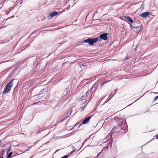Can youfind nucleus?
<instances>
[{"label":"nucleus","mask_w":158,"mask_h":158,"mask_svg":"<svg viewBox=\"0 0 158 158\" xmlns=\"http://www.w3.org/2000/svg\"><path fill=\"white\" fill-rule=\"evenodd\" d=\"M58 14V13L56 11H54L51 14L49 15V16L51 17H52L53 16L57 15Z\"/></svg>","instance_id":"8"},{"label":"nucleus","mask_w":158,"mask_h":158,"mask_svg":"<svg viewBox=\"0 0 158 158\" xmlns=\"http://www.w3.org/2000/svg\"><path fill=\"white\" fill-rule=\"evenodd\" d=\"M98 40V37L96 38L91 39L89 38L87 40H84L83 42L84 43H88L90 45H92L94 44V43H96Z\"/></svg>","instance_id":"3"},{"label":"nucleus","mask_w":158,"mask_h":158,"mask_svg":"<svg viewBox=\"0 0 158 158\" xmlns=\"http://www.w3.org/2000/svg\"><path fill=\"white\" fill-rule=\"evenodd\" d=\"M85 97V95H84V96H83V97Z\"/></svg>","instance_id":"24"},{"label":"nucleus","mask_w":158,"mask_h":158,"mask_svg":"<svg viewBox=\"0 0 158 158\" xmlns=\"http://www.w3.org/2000/svg\"><path fill=\"white\" fill-rule=\"evenodd\" d=\"M137 46H136V47H135V48H134V50H136V48H137Z\"/></svg>","instance_id":"22"},{"label":"nucleus","mask_w":158,"mask_h":158,"mask_svg":"<svg viewBox=\"0 0 158 158\" xmlns=\"http://www.w3.org/2000/svg\"><path fill=\"white\" fill-rule=\"evenodd\" d=\"M14 9V7H11L9 8V9H8V10L10 11H11L12 10H13Z\"/></svg>","instance_id":"18"},{"label":"nucleus","mask_w":158,"mask_h":158,"mask_svg":"<svg viewBox=\"0 0 158 158\" xmlns=\"http://www.w3.org/2000/svg\"><path fill=\"white\" fill-rule=\"evenodd\" d=\"M117 90H118V89H116V90H115V91Z\"/></svg>","instance_id":"28"},{"label":"nucleus","mask_w":158,"mask_h":158,"mask_svg":"<svg viewBox=\"0 0 158 158\" xmlns=\"http://www.w3.org/2000/svg\"><path fill=\"white\" fill-rule=\"evenodd\" d=\"M158 98V95L155 97V100H156Z\"/></svg>","instance_id":"19"},{"label":"nucleus","mask_w":158,"mask_h":158,"mask_svg":"<svg viewBox=\"0 0 158 158\" xmlns=\"http://www.w3.org/2000/svg\"><path fill=\"white\" fill-rule=\"evenodd\" d=\"M65 92L64 94L65 95L67 94L68 90L66 88L65 89Z\"/></svg>","instance_id":"17"},{"label":"nucleus","mask_w":158,"mask_h":158,"mask_svg":"<svg viewBox=\"0 0 158 158\" xmlns=\"http://www.w3.org/2000/svg\"><path fill=\"white\" fill-rule=\"evenodd\" d=\"M127 58H128V57L127 56L126 58V59L125 60H126L127 59Z\"/></svg>","instance_id":"23"},{"label":"nucleus","mask_w":158,"mask_h":158,"mask_svg":"<svg viewBox=\"0 0 158 158\" xmlns=\"http://www.w3.org/2000/svg\"><path fill=\"white\" fill-rule=\"evenodd\" d=\"M130 27H131V28L132 29H133V30L134 29H135V27H135V26H133L132 25H130Z\"/></svg>","instance_id":"11"},{"label":"nucleus","mask_w":158,"mask_h":158,"mask_svg":"<svg viewBox=\"0 0 158 158\" xmlns=\"http://www.w3.org/2000/svg\"><path fill=\"white\" fill-rule=\"evenodd\" d=\"M91 92V90H88V91H87V92L86 93L85 96H87L89 94V93H90Z\"/></svg>","instance_id":"12"},{"label":"nucleus","mask_w":158,"mask_h":158,"mask_svg":"<svg viewBox=\"0 0 158 158\" xmlns=\"http://www.w3.org/2000/svg\"><path fill=\"white\" fill-rule=\"evenodd\" d=\"M149 14V12H146L141 14L140 16L143 18H145L148 16Z\"/></svg>","instance_id":"6"},{"label":"nucleus","mask_w":158,"mask_h":158,"mask_svg":"<svg viewBox=\"0 0 158 158\" xmlns=\"http://www.w3.org/2000/svg\"><path fill=\"white\" fill-rule=\"evenodd\" d=\"M86 107V106H83L81 107L80 108V109H81V111H83L84 109H85V108Z\"/></svg>","instance_id":"13"},{"label":"nucleus","mask_w":158,"mask_h":158,"mask_svg":"<svg viewBox=\"0 0 158 158\" xmlns=\"http://www.w3.org/2000/svg\"><path fill=\"white\" fill-rule=\"evenodd\" d=\"M117 123L118 126H117L116 127H121V128L122 129H124L126 127V121L125 118H118L117 121Z\"/></svg>","instance_id":"1"},{"label":"nucleus","mask_w":158,"mask_h":158,"mask_svg":"<svg viewBox=\"0 0 158 158\" xmlns=\"http://www.w3.org/2000/svg\"><path fill=\"white\" fill-rule=\"evenodd\" d=\"M114 129H115V128H113V130H114Z\"/></svg>","instance_id":"25"},{"label":"nucleus","mask_w":158,"mask_h":158,"mask_svg":"<svg viewBox=\"0 0 158 158\" xmlns=\"http://www.w3.org/2000/svg\"><path fill=\"white\" fill-rule=\"evenodd\" d=\"M108 82V81H103V82L101 84V86L103 85L104 84L107 82Z\"/></svg>","instance_id":"16"},{"label":"nucleus","mask_w":158,"mask_h":158,"mask_svg":"<svg viewBox=\"0 0 158 158\" xmlns=\"http://www.w3.org/2000/svg\"><path fill=\"white\" fill-rule=\"evenodd\" d=\"M74 150H73V151H72V152H71V153H70V154H71L73 153V152H74Z\"/></svg>","instance_id":"21"},{"label":"nucleus","mask_w":158,"mask_h":158,"mask_svg":"<svg viewBox=\"0 0 158 158\" xmlns=\"http://www.w3.org/2000/svg\"><path fill=\"white\" fill-rule=\"evenodd\" d=\"M12 154V152L9 153L7 156V158H9V157H11V156Z\"/></svg>","instance_id":"15"},{"label":"nucleus","mask_w":158,"mask_h":158,"mask_svg":"<svg viewBox=\"0 0 158 158\" xmlns=\"http://www.w3.org/2000/svg\"><path fill=\"white\" fill-rule=\"evenodd\" d=\"M75 108L74 107H73L71 109V110L70 111V112L69 113L68 112L67 113V117H68L71 114V112L72 111L73 109V108Z\"/></svg>","instance_id":"10"},{"label":"nucleus","mask_w":158,"mask_h":158,"mask_svg":"<svg viewBox=\"0 0 158 158\" xmlns=\"http://www.w3.org/2000/svg\"><path fill=\"white\" fill-rule=\"evenodd\" d=\"M13 79L11 80L9 83L6 86L4 89V91L2 92L3 93L7 94L10 91L11 88L13 85Z\"/></svg>","instance_id":"2"},{"label":"nucleus","mask_w":158,"mask_h":158,"mask_svg":"<svg viewBox=\"0 0 158 158\" xmlns=\"http://www.w3.org/2000/svg\"><path fill=\"white\" fill-rule=\"evenodd\" d=\"M82 66H84V65L83 64H82Z\"/></svg>","instance_id":"27"},{"label":"nucleus","mask_w":158,"mask_h":158,"mask_svg":"<svg viewBox=\"0 0 158 158\" xmlns=\"http://www.w3.org/2000/svg\"><path fill=\"white\" fill-rule=\"evenodd\" d=\"M108 34L107 33H104L102 34H101L99 36L100 38L103 39L105 40H106L107 39V35Z\"/></svg>","instance_id":"5"},{"label":"nucleus","mask_w":158,"mask_h":158,"mask_svg":"<svg viewBox=\"0 0 158 158\" xmlns=\"http://www.w3.org/2000/svg\"><path fill=\"white\" fill-rule=\"evenodd\" d=\"M11 147L10 146L9 148H8L7 150V152L8 153L9 152H10L11 150Z\"/></svg>","instance_id":"14"},{"label":"nucleus","mask_w":158,"mask_h":158,"mask_svg":"<svg viewBox=\"0 0 158 158\" xmlns=\"http://www.w3.org/2000/svg\"><path fill=\"white\" fill-rule=\"evenodd\" d=\"M138 30V29H134L133 30H134L136 32H138V31H136V30Z\"/></svg>","instance_id":"20"},{"label":"nucleus","mask_w":158,"mask_h":158,"mask_svg":"<svg viewBox=\"0 0 158 158\" xmlns=\"http://www.w3.org/2000/svg\"><path fill=\"white\" fill-rule=\"evenodd\" d=\"M1 143V140H0V143Z\"/></svg>","instance_id":"26"},{"label":"nucleus","mask_w":158,"mask_h":158,"mask_svg":"<svg viewBox=\"0 0 158 158\" xmlns=\"http://www.w3.org/2000/svg\"><path fill=\"white\" fill-rule=\"evenodd\" d=\"M91 118V116H90L86 118L83 121V122H82V123L79 126V127H80L82 124H87L89 122V120Z\"/></svg>","instance_id":"4"},{"label":"nucleus","mask_w":158,"mask_h":158,"mask_svg":"<svg viewBox=\"0 0 158 158\" xmlns=\"http://www.w3.org/2000/svg\"><path fill=\"white\" fill-rule=\"evenodd\" d=\"M117 90H118V89H116V90H115V91Z\"/></svg>","instance_id":"29"},{"label":"nucleus","mask_w":158,"mask_h":158,"mask_svg":"<svg viewBox=\"0 0 158 158\" xmlns=\"http://www.w3.org/2000/svg\"><path fill=\"white\" fill-rule=\"evenodd\" d=\"M134 24V26H135V27H135V29H138V30H136V31H139L140 30L141 26H140V25H139V24H137L135 23L133 24Z\"/></svg>","instance_id":"7"},{"label":"nucleus","mask_w":158,"mask_h":158,"mask_svg":"<svg viewBox=\"0 0 158 158\" xmlns=\"http://www.w3.org/2000/svg\"><path fill=\"white\" fill-rule=\"evenodd\" d=\"M125 18L127 19V20L130 22L131 23H132L133 22V21L132 19L130 17L128 16H126Z\"/></svg>","instance_id":"9"}]
</instances>
